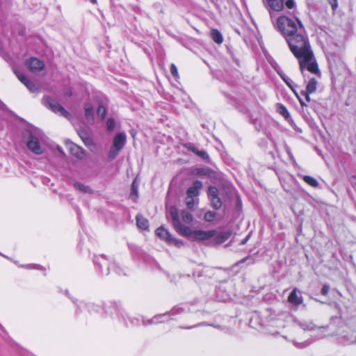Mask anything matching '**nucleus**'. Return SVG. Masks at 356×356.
<instances>
[{"label": "nucleus", "mask_w": 356, "mask_h": 356, "mask_svg": "<svg viewBox=\"0 0 356 356\" xmlns=\"http://www.w3.org/2000/svg\"><path fill=\"white\" fill-rule=\"evenodd\" d=\"M277 24L285 36L291 52L298 59L301 72L307 69L311 73L319 74L320 71L302 22L298 19L293 20L282 16L277 19Z\"/></svg>", "instance_id": "1"}, {"label": "nucleus", "mask_w": 356, "mask_h": 356, "mask_svg": "<svg viewBox=\"0 0 356 356\" xmlns=\"http://www.w3.org/2000/svg\"><path fill=\"white\" fill-rule=\"evenodd\" d=\"M43 136L44 134L41 130L35 127L29 128L24 133L28 148L35 154H42L40 140L43 138Z\"/></svg>", "instance_id": "2"}, {"label": "nucleus", "mask_w": 356, "mask_h": 356, "mask_svg": "<svg viewBox=\"0 0 356 356\" xmlns=\"http://www.w3.org/2000/svg\"><path fill=\"white\" fill-rule=\"evenodd\" d=\"M43 103L45 106L51 110L54 113H57L67 120L71 119V115L68 113L58 102L55 99L46 97L43 99Z\"/></svg>", "instance_id": "3"}, {"label": "nucleus", "mask_w": 356, "mask_h": 356, "mask_svg": "<svg viewBox=\"0 0 356 356\" xmlns=\"http://www.w3.org/2000/svg\"><path fill=\"white\" fill-rule=\"evenodd\" d=\"M170 215L173 222L175 229L180 234H188L189 233V227L181 223L179 218V213L175 207L170 208Z\"/></svg>", "instance_id": "4"}, {"label": "nucleus", "mask_w": 356, "mask_h": 356, "mask_svg": "<svg viewBox=\"0 0 356 356\" xmlns=\"http://www.w3.org/2000/svg\"><path fill=\"white\" fill-rule=\"evenodd\" d=\"M217 232L215 229L204 231V230H194L192 231L189 228V233L188 234H181L184 236H191L194 239L198 241H205L214 237Z\"/></svg>", "instance_id": "5"}, {"label": "nucleus", "mask_w": 356, "mask_h": 356, "mask_svg": "<svg viewBox=\"0 0 356 356\" xmlns=\"http://www.w3.org/2000/svg\"><path fill=\"white\" fill-rule=\"evenodd\" d=\"M57 149L63 156H79L80 152L79 147L72 142H66L63 146H57Z\"/></svg>", "instance_id": "6"}, {"label": "nucleus", "mask_w": 356, "mask_h": 356, "mask_svg": "<svg viewBox=\"0 0 356 356\" xmlns=\"http://www.w3.org/2000/svg\"><path fill=\"white\" fill-rule=\"evenodd\" d=\"M126 143V135L124 133L117 134L113 141V145L111 148V154L112 156L118 154L122 149Z\"/></svg>", "instance_id": "7"}, {"label": "nucleus", "mask_w": 356, "mask_h": 356, "mask_svg": "<svg viewBox=\"0 0 356 356\" xmlns=\"http://www.w3.org/2000/svg\"><path fill=\"white\" fill-rule=\"evenodd\" d=\"M268 3V5L270 8L275 11H280L283 9L284 5L289 9L294 6V2L293 0H263Z\"/></svg>", "instance_id": "8"}, {"label": "nucleus", "mask_w": 356, "mask_h": 356, "mask_svg": "<svg viewBox=\"0 0 356 356\" xmlns=\"http://www.w3.org/2000/svg\"><path fill=\"white\" fill-rule=\"evenodd\" d=\"M208 196L211 206L215 209H219L222 207V201L219 197V191L217 188L210 186L209 188Z\"/></svg>", "instance_id": "9"}, {"label": "nucleus", "mask_w": 356, "mask_h": 356, "mask_svg": "<svg viewBox=\"0 0 356 356\" xmlns=\"http://www.w3.org/2000/svg\"><path fill=\"white\" fill-rule=\"evenodd\" d=\"M156 234L159 238L168 241L169 243H174L177 246H180L183 244L182 241L174 238L170 232L163 227L157 228L156 230Z\"/></svg>", "instance_id": "10"}, {"label": "nucleus", "mask_w": 356, "mask_h": 356, "mask_svg": "<svg viewBox=\"0 0 356 356\" xmlns=\"http://www.w3.org/2000/svg\"><path fill=\"white\" fill-rule=\"evenodd\" d=\"M26 65L33 72H39L44 67V63L36 58H31L26 61Z\"/></svg>", "instance_id": "11"}, {"label": "nucleus", "mask_w": 356, "mask_h": 356, "mask_svg": "<svg viewBox=\"0 0 356 356\" xmlns=\"http://www.w3.org/2000/svg\"><path fill=\"white\" fill-rule=\"evenodd\" d=\"M316 86H317V81L315 79H311L306 88V92H302L301 94L305 97V99L307 102H309L311 101V99L309 97V94L312 93L316 91Z\"/></svg>", "instance_id": "12"}, {"label": "nucleus", "mask_w": 356, "mask_h": 356, "mask_svg": "<svg viewBox=\"0 0 356 356\" xmlns=\"http://www.w3.org/2000/svg\"><path fill=\"white\" fill-rule=\"evenodd\" d=\"M298 289H294L288 297L289 302L295 306H299L303 302L302 296L300 293L298 295Z\"/></svg>", "instance_id": "13"}, {"label": "nucleus", "mask_w": 356, "mask_h": 356, "mask_svg": "<svg viewBox=\"0 0 356 356\" xmlns=\"http://www.w3.org/2000/svg\"><path fill=\"white\" fill-rule=\"evenodd\" d=\"M202 187V184L200 181H195L193 184L187 191V195L191 197H197L199 195V190Z\"/></svg>", "instance_id": "14"}, {"label": "nucleus", "mask_w": 356, "mask_h": 356, "mask_svg": "<svg viewBox=\"0 0 356 356\" xmlns=\"http://www.w3.org/2000/svg\"><path fill=\"white\" fill-rule=\"evenodd\" d=\"M231 232H223L216 235L214 240L216 243H222L226 241L231 236Z\"/></svg>", "instance_id": "15"}, {"label": "nucleus", "mask_w": 356, "mask_h": 356, "mask_svg": "<svg viewBox=\"0 0 356 356\" xmlns=\"http://www.w3.org/2000/svg\"><path fill=\"white\" fill-rule=\"evenodd\" d=\"M136 224L137 226L142 229H146L149 226L148 220L142 216L139 215L136 216Z\"/></svg>", "instance_id": "16"}, {"label": "nucleus", "mask_w": 356, "mask_h": 356, "mask_svg": "<svg viewBox=\"0 0 356 356\" xmlns=\"http://www.w3.org/2000/svg\"><path fill=\"white\" fill-rule=\"evenodd\" d=\"M211 36L213 40L217 44H221L223 41L222 34L216 29L211 30Z\"/></svg>", "instance_id": "17"}, {"label": "nucleus", "mask_w": 356, "mask_h": 356, "mask_svg": "<svg viewBox=\"0 0 356 356\" xmlns=\"http://www.w3.org/2000/svg\"><path fill=\"white\" fill-rule=\"evenodd\" d=\"M85 110V116L86 119L89 120H92L93 119V107L90 104H86L84 106Z\"/></svg>", "instance_id": "18"}, {"label": "nucleus", "mask_w": 356, "mask_h": 356, "mask_svg": "<svg viewBox=\"0 0 356 356\" xmlns=\"http://www.w3.org/2000/svg\"><path fill=\"white\" fill-rule=\"evenodd\" d=\"M138 184L136 183V179H135L131 184V189L130 193V197L136 201L138 197Z\"/></svg>", "instance_id": "19"}, {"label": "nucleus", "mask_w": 356, "mask_h": 356, "mask_svg": "<svg viewBox=\"0 0 356 356\" xmlns=\"http://www.w3.org/2000/svg\"><path fill=\"white\" fill-rule=\"evenodd\" d=\"M74 187L82 192V193H91V189L90 188L89 186H86V185H83V184L80 183V182H75L74 183Z\"/></svg>", "instance_id": "20"}, {"label": "nucleus", "mask_w": 356, "mask_h": 356, "mask_svg": "<svg viewBox=\"0 0 356 356\" xmlns=\"http://www.w3.org/2000/svg\"><path fill=\"white\" fill-rule=\"evenodd\" d=\"M302 179L307 184H309V186H312V187H318V181L314 179V177H310V176H308V175H304L302 176Z\"/></svg>", "instance_id": "21"}, {"label": "nucleus", "mask_w": 356, "mask_h": 356, "mask_svg": "<svg viewBox=\"0 0 356 356\" xmlns=\"http://www.w3.org/2000/svg\"><path fill=\"white\" fill-rule=\"evenodd\" d=\"M185 147L191 152L197 156H205V153L204 152L200 151L197 149L196 147H195L191 143H188L185 145Z\"/></svg>", "instance_id": "22"}, {"label": "nucleus", "mask_w": 356, "mask_h": 356, "mask_svg": "<svg viewBox=\"0 0 356 356\" xmlns=\"http://www.w3.org/2000/svg\"><path fill=\"white\" fill-rule=\"evenodd\" d=\"M299 325L304 330L307 331L313 330L316 327L312 322L306 321L300 322Z\"/></svg>", "instance_id": "23"}, {"label": "nucleus", "mask_w": 356, "mask_h": 356, "mask_svg": "<svg viewBox=\"0 0 356 356\" xmlns=\"http://www.w3.org/2000/svg\"><path fill=\"white\" fill-rule=\"evenodd\" d=\"M181 218L182 220L186 223L191 222L193 219L192 214L188 211H183L181 212Z\"/></svg>", "instance_id": "24"}, {"label": "nucleus", "mask_w": 356, "mask_h": 356, "mask_svg": "<svg viewBox=\"0 0 356 356\" xmlns=\"http://www.w3.org/2000/svg\"><path fill=\"white\" fill-rule=\"evenodd\" d=\"M168 315H169V314H164L162 315L156 316L152 319L151 323H163L165 320L161 319V318H165Z\"/></svg>", "instance_id": "25"}, {"label": "nucleus", "mask_w": 356, "mask_h": 356, "mask_svg": "<svg viewBox=\"0 0 356 356\" xmlns=\"http://www.w3.org/2000/svg\"><path fill=\"white\" fill-rule=\"evenodd\" d=\"M216 216V213L214 212V211H207L205 214H204V220L207 222H211L214 220L215 217Z\"/></svg>", "instance_id": "26"}, {"label": "nucleus", "mask_w": 356, "mask_h": 356, "mask_svg": "<svg viewBox=\"0 0 356 356\" xmlns=\"http://www.w3.org/2000/svg\"><path fill=\"white\" fill-rule=\"evenodd\" d=\"M106 113V110L103 106H99L97 108V114L102 119H104Z\"/></svg>", "instance_id": "27"}, {"label": "nucleus", "mask_w": 356, "mask_h": 356, "mask_svg": "<svg viewBox=\"0 0 356 356\" xmlns=\"http://www.w3.org/2000/svg\"><path fill=\"white\" fill-rule=\"evenodd\" d=\"M83 142L90 149H92L95 147V144L90 136H88V138H84Z\"/></svg>", "instance_id": "28"}, {"label": "nucleus", "mask_w": 356, "mask_h": 356, "mask_svg": "<svg viewBox=\"0 0 356 356\" xmlns=\"http://www.w3.org/2000/svg\"><path fill=\"white\" fill-rule=\"evenodd\" d=\"M207 172L208 170L205 168H195L192 170V174L193 175H206Z\"/></svg>", "instance_id": "29"}, {"label": "nucleus", "mask_w": 356, "mask_h": 356, "mask_svg": "<svg viewBox=\"0 0 356 356\" xmlns=\"http://www.w3.org/2000/svg\"><path fill=\"white\" fill-rule=\"evenodd\" d=\"M186 204L189 209L193 208L195 204L194 197L187 195L186 198Z\"/></svg>", "instance_id": "30"}, {"label": "nucleus", "mask_w": 356, "mask_h": 356, "mask_svg": "<svg viewBox=\"0 0 356 356\" xmlns=\"http://www.w3.org/2000/svg\"><path fill=\"white\" fill-rule=\"evenodd\" d=\"M28 88L29 90L32 92H37L38 91V88L35 86V84L31 81L30 80H29L27 82H26V83L24 84Z\"/></svg>", "instance_id": "31"}, {"label": "nucleus", "mask_w": 356, "mask_h": 356, "mask_svg": "<svg viewBox=\"0 0 356 356\" xmlns=\"http://www.w3.org/2000/svg\"><path fill=\"white\" fill-rule=\"evenodd\" d=\"M115 125V120L113 118H108L106 122L107 129L109 131L113 130Z\"/></svg>", "instance_id": "32"}, {"label": "nucleus", "mask_w": 356, "mask_h": 356, "mask_svg": "<svg viewBox=\"0 0 356 356\" xmlns=\"http://www.w3.org/2000/svg\"><path fill=\"white\" fill-rule=\"evenodd\" d=\"M15 73L16 76H17V78L19 79V80L22 83L25 84L26 82H27L29 81L28 78L25 75H24L19 72H15Z\"/></svg>", "instance_id": "33"}, {"label": "nucleus", "mask_w": 356, "mask_h": 356, "mask_svg": "<svg viewBox=\"0 0 356 356\" xmlns=\"http://www.w3.org/2000/svg\"><path fill=\"white\" fill-rule=\"evenodd\" d=\"M170 72H171V74L174 76V77L177 78L179 76L178 70L175 64L171 65Z\"/></svg>", "instance_id": "34"}, {"label": "nucleus", "mask_w": 356, "mask_h": 356, "mask_svg": "<svg viewBox=\"0 0 356 356\" xmlns=\"http://www.w3.org/2000/svg\"><path fill=\"white\" fill-rule=\"evenodd\" d=\"M280 113L284 115V116H286V115H288V112H287V110L286 109V108L283 107V106H280Z\"/></svg>", "instance_id": "35"}, {"label": "nucleus", "mask_w": 356, "mask_h": 356, "mask_svg": "<svg viewBox=\"0 0 356 356\" xmlns=\"http://www.w3.org/2000/svg\"><path fill=\"white\" fill-rule=\"evenodd\" d=\"M329 287L327 285H324L321 289V293L326 295L328 293Z\"/></svg>", "instance_id": "36"}, {"label": "nucleus", "mask_w": 356, "mask_h": 356, "mask_svg": "<svg viewBox=\"0 0 356 356\" xmlns=\"http://www.w3.org/2000/svg\"><path fill=\"white\" fill-rule=\"evenodd\" d=\"M181 309L180 308H177V307H175L172 309V311L170 312V313L172 314H179L181 312Z\"/></svg>", "instance_id": "37"}, {"label": "nucleus", "mask_w": 356, "mask_h": 356, "mask_svg": "<svg viewBox=\"0 0 356 356\" xmlns=\"http://www.w3.org/2000/svg\"><path fill=\"white\" fill-rule=\"evenodd\" d=\"M79 136L83 141L84 138H88V136H90L87 133L83 131L80 132Z\"/></svg>", "instance_id": "38"}, {"label": "nucleus", "mask_w": 356, "mask_h": 356, "mask_svg": "<svg viewBox=\"0 0 356 356\" xmlns=\"http://www.w3.org/2000/svg\"><path fill=\"white\" fill-rule=\"evenodd\" d=\"M330 3L332 4V7L334 9L337 7V0H330Z\"/></svg>", "instance_id": "39"}, {"label": "nucleus", "mask_w": 356, "mask_h": 356, "mask_svg": "<svg viewBox=\"0 0 356 356\" xmlns=\"http://www.w3.org/2000/svg\"><path fill=\"white\" fill-rule=\"evenodd\" d=\"M298 98L299 99L300 103L302 106H306V104L298 96Z\"/></svg>", "instance_id": "40"}, {"label": "nucleus", "mask_w": 356, "mask_h": 356, "mask_svg": "<svg viewBox=\"0 0 356 356\" xmlns=\"http://www.w3.org/2000/svg\"><path fill=\"white\" fill-rule=\"evenodd\" d=\"M249 237H250V236H248L245 238V239H244V240L241 243V244H245V243H246V241L248 240Z\"/></svg>", "instance_id": "41"}, {"label": "nucleus", "mask_w": 356, "mask_h": 356, "mask_svg": "<svg viewBox=\"0 0 356 356\" xmlns=\"http://www.w3.org/2000/svg\"><path fill=\"white\" fill-rule=\"evenodd\" d=\"M130 133H131V134L132 137H134V136H135L136 131H135L134 130H131Z\"/></svg>", "instance_id": "42"}, {"label": "nucleus", "mask_w": 356, "mask_h": 356, "mask_svg": "<svg viewBox=\"0 0 356 356\" xmlns=\"http://www.w3.org/2000/svg\"><path fill=\"white\" fill-rule=\"evenodd\" d=\"M92 3H96V0H89Z\"/></svg>", "instance_id": "43"}, {"label": "nucleus", "mask_w": 356, "mask_h": 356, "mask_svg": "<svg viewBox=\"0 0 356 356\" xmlns=\"http://www.w3.org/2000/svg\"><path fill=\"white\" fill-rule=\"evenodd\" d=\"M318 329L326 330V327H318Z\"/></svg>", "instance_id": "44"}, {"label": "nucleus", "mask_w": 356, "mask_h": 356, "mask_svg": "<svg viewBox=\"0 0 356 356\" xmlns=\"http://www.w3.org/2000/svg\"><path fill=\"white\" fill-rule=\"evenodd\" d=\"M1 104L3 105V103L0 101V105H1Z\"/></svg>", "instance_id": "45"}]
</instances>
